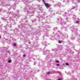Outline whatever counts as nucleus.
I'll use <instances>...</instances> for the list:
<instances>
[{"instance_id":"9","label":"nucleus","mask_w":80,"mask_h":80,"mask_svg":"<svg viewBox=\"0 0 80 80\" xmlns=\"http://www.w3.org/2000/svg\"><path fill=\"white\" fill-rule=\"evenodd\" d=\"M79 23V21H77L76 22V23Z\"/></svg>"},{"instance_id":"8","label":"nucleus","mask_w":80,"mask_h":80,"mask_svg":"<svg viewBox=\"0 0 80 80\" xmlns=\"http://www.w3.org/2000/svg\"><path fill=\"white\" fill-rule=\"evenodd\" d=\"M66 65H69V64H68V63H66Z\"/></svg>"},{"instance_id":"7","label":"nucleus","mask_w":80,"mask_h":80,"mask_svg":"<svg viewBox=\"0 0 80 80\" xmlns=\"http://www.w3.org/2000/svg\"><path fill=\"white\" fill-rule=\"evenodd\" d=\"M58 80H63V79H62V78H60V79H58Z\"/></svg>"},{"instance_id":"1","label":"nucleus","mask_w":80,"mask_h":80,"mask_svg":"<svg viewBox=\"0 0 80 80\" xmlns=\"http://www.w3.org/2000/svg\"><path fill=\"white\" fill-rule=\"evenodd\" d=\"M44 3L45 6L47 8H49L50 7V6L49 5V4H48L47 3H45V2Z\"/></svg>"},{"instance_id":"5","label":"nucleus","mask_w":80,"mask_h":80,"mask_svg":"<svg viewBox=\"0 0 80 80\" xmlns=\"http://www.w3.org/2000/svg\"><path fill=\"white\" fill-rule=\"evenodd\" d=\"M56 62L57 63H58V62H59V61L57 60L56 61Z\"/></svg>"},{"instance_id":"10","label":"nucleus","mask_w":80,"mask_h":80,"mask_svg":"<svg viewBox=\"0 0 80 80\" xmlns=\"http://www.w3.org/2000/svg\"><path fill=\"white\" fill-rule=\"evenodd\" d=\"M50 73V72H47V74L48 75Z\"/></svg>"},{"instance_id":"14","label":"nucleus","mask_w":80,"mask_h":80,"mask_svg":"<svg viewBox=\"0 0 80 80\" xmlns=\"http://www.w3.org/2000/svg\"><path fill=\"white\" fill-rule=\"evenodd\" d=\"M29 44L30 43V42H29Z\"/></svg>"},{"instance_id":"2","label":"nucleus","mask_w":80,"mask_h":80,"mask_svg":"<svg viewBox=\"0 0 80 80\" xmlns=\"http://www.w3.org/2000/svg\"><path fill=\"white\" fill-rule=\"evenodd\" d=\"M8 62L9 63H10V62H12V60H9V61H8Z\"/></svg>"},{"instance_id":"11","label":"nucleus","mask_w":80,"mask_h":80,"mask_svg":"<svg viewBox=\"0 0 80 80\" xmlns=\"http://www.w3.org/2000/svg\"><path fill=\"white\" fill-rule=\"evenodd\" d=\"M25 56H26L25 54H23V57H25Z\"/></svg>"},{"instance_id":"3","label":"nucleus","mask_w":80,"mask_h":80,"mask_svg":"<svg viewBox=\"0 0 80 80\" xmlns=\"http://www.w3.org/2000/svg\"><path fill=\"white\" fill-rule=\"evenodd\" d=\"M13 46H15V47H16V46H17V44H16V43H14L13 44Z\"/></svg>"},{"instance_id":"12","label":"nucleus","mask_w":80,"mask_h":80,"mask_svg":"<svg viewBox=\"0 0 80 80\" xmlns=\"http://www.w3.org/2000/svg\"><path fill=\"white\" fill-rule=\"evenodd\" d=\"M2 38V37H1V36H0V38Z\"/></svg>"},{"instance_id":"6","label":"nucleus","mask_w":80,"mask_h":80,"mask_svg":"<svg viewBox=\"0 0 80 80\" xmlns=\"http://www.w3.org/2000/svg\"><path fill=\"white\" fill-rule=\"evenodd\" d=\"M60 65V64H56V66H57L58 67V66H59Z\"/></svg>"},{"instance_id":"4","label":"nucleus","mask_w":80,"mask_h":80,"mask_svg":"<svg viewBox=\"0 0 80 80\" xmlns=\"http://www.w3.org/2000/svg\"><path fill=\"white\" fill-rule=\"evenodd\" d=\"M58 43H62V42L61 41H59L58 42Z\"/></svg>"},{"instance_id":"13","label":"nucleus","mask_w":80,"mask_h":80,"mask_svg":"<svg viewBox=\"0 0 80 80\" xmlns=\"http://www.w3.org/2000/svg\"><path fill=\"white\" fill-rule=\"evenodd\" d=\"M43 2H45V1L44 0H43Z\"/></svg>"}]
</instances>
